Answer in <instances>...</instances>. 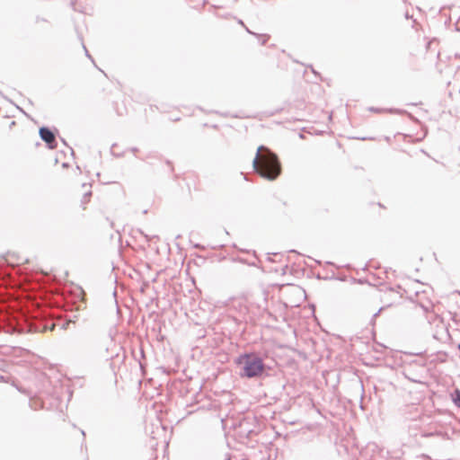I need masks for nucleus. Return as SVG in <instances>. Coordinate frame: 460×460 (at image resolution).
Listing matches in <instances>:
<instances>
[{
  "instance_id": "obj_6",
  "label": "nucleus",
  "mask_w": 460,
  "mask_h": 460,
  "mask_svg": "<svg viewBox=\"0 0 460 460\" xmlns=\"http://www.w3.org/2000/svg\"><path fill=\"white\" fill-rule=\"evenodd\" d=\"M454 402H455L456 405L460 407V391L459 390H456V392H455Z\"/></svg>"
},
{
  "instance_id": "obj_2",
  "label": "nucleus",
  "mask_w": 460,
  "mask_h": 460,
  "mask_svg": "<svg viewBox=\"0 0 460 460\" xmlns=\"http://www.w3.org/2000/svg\"><path fill=\"white\" fill-rule=\"evenodd\" d=\"M236 363L243 366V376L252 378L261 376L264 372V364L262 359L253 354H244L240 356Z\"/></svg>"
},
{
  "instance_id": "obj_4",
  "label": "nucleus",
  "mask_w": 460,
  "mask_h": 460,
  "mask_svg": "<svg viewBox=\"0 0 460 460\" xmlns=\"http://www.w3.org/2000/svg\"><path fill=\"white\" fill-rule=\"evenodd\" d=\"M40 136L43 141H45L50 149L56 148L57 141L54 133L48 128H40Z\"/></svg>"
},
{
  "instance_id": "obj_5",
  "label": "nucleus",
  "mask_w": 460,
  "mask_h": 460,
  "mask_svg": "<svg viewBox=\"0 0 460 460\" xmlns=\"http://www.w3.org/2000/svg\"><path fill=\"white\" fill-rule=\"evenodd\" d=\"M257 37L262 45L266 44L268 42V40H270L269 34H259V35H257Z\"/></svg>"
},
{
  "instance_id": "obj_1",
  "label": "nucleus",
  "mask_w": 460,
  "mask_h": 460,
  "mask_svg": "<svg viewBox=\"0 0 460 460\" xmlns=\"http://www.w3.org/2000/svg\"><path fill=\"white\" fill-rule=\"evenodd\" d=\"M252 164L255 172L270 181L277 179L281 172V165L278 156L263 146L258 148Z\"/></svg>"
},
{
  "instance_id": "obj_3",
  "label": "nucleus",
  "mask_w": 460,
  "mask_h": 460,
  "mask_svg": "<svg viewBox=\"0 0 460 460\" xmlns=\"http://www.w3.org/2000/svg\"><path fill=\"white\" fill-rule=\"evenodd\" d=\"M92 188L89 185H83L75 191L73 199V209L76 213L84 212L92 199Z\"/></svg>"
}]
</instances>
